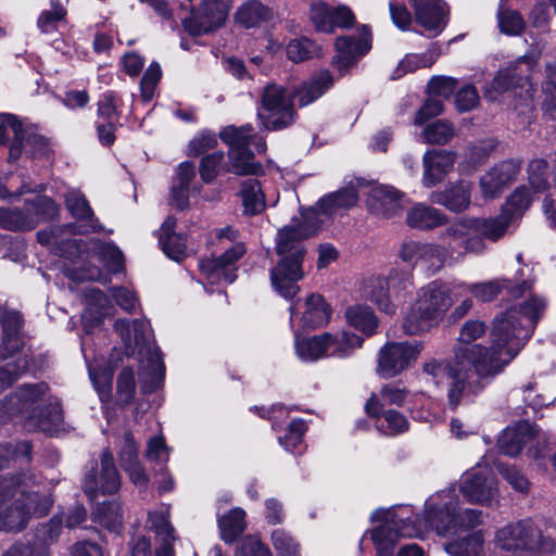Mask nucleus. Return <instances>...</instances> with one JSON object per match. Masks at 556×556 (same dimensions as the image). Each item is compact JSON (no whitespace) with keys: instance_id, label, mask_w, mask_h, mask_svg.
Instances as JSON below:
<instances>
[{"instance_id":"nucleus-1","label":"nucleus","mask_w":556,"mask_h":556,"mask_svg":"<svg viewBox=\"0 0 556 556\" xmlns=\"http://www.w3.org/2000/svg\"><path fill=\"white\" fill-rule=\"evenodd\" d=\"M370 520L381 523L370 531L377 556H392L401 538H424L428 531L443 538H460L445 544L451 556H496L493 543L485 545L482 530L468 532L481 522V511L460 510L454 489L430 495L421 517L415 516L409 505H400L374 510Z\"/></svg>"},{"instance_id":"nucleus-2","label":"nucleus","mask_w":556,"mask_h":556,"mask_svg":"<svg viewBox=\"0 0 556 556\" xmlns=\"http://www.w3.org/2000/svg\"><path fill=\"white\" fill-rule=\"evenodd\" d=\"M547 306L544 298L531 295L496 316L491 330V348L462 349L459 357H470L481 377L501 374L532 336Z\"/></svg>"},{"instance_id":"nucleus-3","label":"nucleus","mask_w":556,"mask_h":556,"mask_svg":"<svg viewBox=\"0 0 556 556\" xmlns=\"http://www.w3.org/2000/svg\"><path fill=\"white\" fill-rule=\"evenodd\" d=\"M485 332V325L480 320L466 321L459 332V345L451 362L429 361L424 365V372L431 376L435 383L447 380V403L456 408L471 401L495 376L481 377L470 357H459L462 349L475 346L471 344Z\"/></svg>"},{"instance_id":"nucleus-4","label":"nucleus","mask_w":556,"mask_h":556,"mask_svg":"<svg viewBox=\"0 0 556 556\" xmlns=\"http://www.w3.org/2000/svg\"><path fill=\"white\" fill-rule=\"evenodd\" d=\"M0 417H22L29 430L49 435L63 429V414L59 400L43 382L24 384L0 402Z\"/></svg>"},{"instance_id":"nucleus-5","label":"nucleus","mask_w":556,"mask_h":556,"mask_svg":"<svg viewBox=\"0 0 556 556\" xmlns=\"http://www.w3.org/2000/svg\"><path fill=\"white\" fill-rule=\"evenodd\" d=\"M31 486L33 477L27 473L0 480V530L21 531L31 515L48 513L50 496L39 498L38 491H29Z\"/></svg>"},{"instance_id":"nucleus-6","label":"nucleus","mask_w":556,"mask_h":556,"mask_svg":"<svg viewBox=\"0 0 556 556\" xmlns=\"http://www.w3.org/2000/svg\"><path fill=\"white\" fill-rule=\"evenodd\" d=\"M114 327L125 344L126 353H138L142 356L139 372L141 388L144 392L154 391L164 380L165 366L160 350L148 345L149 324L143 319H136L131 324L126 319H118Z\"/></svg>"},{"instance_id":"nucleus-7","label":"nucleus","mask_w":556,"mask_h":556,"mask_svg":"<svg viewBox=\"0 0 556 556\" xmlns=\"http://www.w3.org/2000/svg\"><path fill=\"white\" fill-rule=\"evenodd\" d=\"M544 526L542 521L525 519L500 528L493 538L496 556H531L551 549L554 543Z\"/></svg>"},{"instance_id":"nucleus-8","label":"nucleus","mask_w":556,"mask_h":556,"mask_svg":"<svg viewBox=\"0 0 556 556\" xmlns=\"http://www.w3.org/2000/svg\"><path fill=\"white\" fill-rule=\"evenodd\" d=\"M357 201L358 194L353 186L324 197L319 200L317 208L302 214L301 222L293 220L280 230L279 236L281 240L279 243H292L309 239L320 230L321 225L325 223V217L333 215L341 210L351 208Z\"/></svg>"},{"instance_id":"nucleus-9","label":"nucleus","mask_w":556,"mask_h":556,"mask_svg":"<svg viewBox=\"0 0 556 556\" xmlns=\"http://www.w3.org/2000/svg\"><path fill=\"white\" fill-rule=\"evenodd\" d=\"M250 125L242 127L227 126L220 132V139L229 146L226 170L235 175H260L263 167L254 161V154L249 149L254 142L257 152H264L266 144L262 138H254Z\"/></svg>"},{"instance_id":"nucleus-10","label":"nucleus","mask_w":556,"mask_h":556,"mask_svg":"<svg viewBox=\"0 0 556 556\" xmlns=\"http://www.w3.org/2000/svg\"><path fill=\"white\" fill-rule=\"evenodd\" d=\"M0 320L3 328V340L0 349V389L10 386L20 375L30 368L26 355L9 361L23 346L20 336L22 317L17 312H2Z\"/></svg>"},{"instance_id":"nucleus-11","label":"nucleus","mask_w":556,"mask_h":556,"mask_svg":"<svg viewBox=\"0 0 556 556\" xmlns=\"http://www.w3.org/2000/svg\"><path fill=\"white\" fill-rule=\"evenodd\" d=\"M451 306V299L444 287L433 281L422 288L418 299L404 319V330L416 334L428 329Z\"/></svg>"},{"instance_id":"nucleus-12","label":"nucleus","mask_w":556,"mask_h":556,"mask_svg":"<svg viewBox=\"0 0 556 556\" xmlns=\"http://www.w3.org/2000/svg\"><path fill=\"white\" fill-rule=\"evenodd\" d=\"M274 253L268 252L276 262L270 270V280L276 292L285 299H292L300 290L304 271L302 262L305 254L303 245H275Z\"/></svg>"},{"instance_id":"nucleus-13","label":"nucleus","mask_w":556,"mask_h":556,"mask_svg":"<svg viewBox=\"0 0 556 556\" xmlns=\"http://www.w3.org/2000/svg\"><path fill=\"white\" fill-rule=\"evenodd\" d=\"M535 438V448H530L529 454L539 462V466L544 468L541 462L556 447V437L552 433L540 434L532 425L526 421L507 427L497 439V448L502 454L516 456L520 453L523 445Z\"/></svg>"},{"instance_id":"nucleus-14","label":"nucleus","mask_w":556,"mask_h":556,"mask_svg":"<svg viewBox=\"0 0 556 556\" xmlns=\"http://www.w3.org/2000/svg\"><path fill=\"white\" fill-rule=\"evenodd\" d=\"M66 208L72 216L81 224H66L62 226H53L49 230H42L37 233L38 243H62L64 235L72 233H89L101 230V226L96 220L92 210L86 198L78 191H71L65 198Z\"/></svg>"},{"instance_id":"nucleus-15","label":"nucleus","mask_w":556,"mask_h":556,"mask_svg":"<svg viewBox=\"0 0 556 556\" xmlns=\"http://www.w3.org/2000/svg\"><path fill=\"white\" fill-rule=\"evenodd\" d=\"M294 116L293 101L288 90L276 84L265 86L257 108L262 125L268 130H279L290 126Z\"/></svg>"},{"instance_id":"nucleus-16","label":"nucleus","mask_w":556,"mask_h":556,"mask_svg":"<svg viewBox=\"0 0 556 556\" xmlns=\"http://www.w3.org/2000/svg\"><path fill=\"white\" fill-rule=\"evenodd\" d=\"M450 489L462 493L471 504L491 506L498 502L500 492L496 479L488 465L478 464L467 470L459 479L458 485ZM445 490H448L446 488ZM458 497V495H456Z\"/></svg>"},{"instance_id":"nucleus-17","label":"nucleus","mask_w":556,"mask_h":556,"mask_svg":"<svg viewBox=\"0 0 556 556\" xmlns=\"http://www.w3.org/2000/svg\"><path fill=\"white\" fill-rule=\"evenodd\" d=\"M422 344L418 341H389L376 357V374L382 379H392L412 367L418 359Z\"/></svg>"},{"instance_id":"nucleus-18","label":"nucleus","mask_w":556,"mask_h":556,"mask_svg":"<svg viewBox=\"0 0 556 556\" xmlns=\"http://www.w3.org/2000/svg\"><path fill=\"white\" fill-rule=\"evenodd\" d=\"M413 288L408 271L392 270L389 278H372L364 288L365 295L377 304L381 312L393 315L396 312V304L390 299L392 292L400 300L405 292Z\"/></svg>"},{"instance_id":"nucleus-19","label":"nucleus","mask_w":556,"mask_h":556,"mask_svg":"<svg viewBox=\"0 0 556 556\" xmlns=\"http://www.w3.org/2000/svg\"><path fill=\"white\" fill-rule=\"evenodd\" d=\"M121 477L114 466L113 455L104 451L100 465L92 467L85 476L83 489L88 497L93 501L99 494H111L119 490Z\"/></svg>"},{"instance_id":"nucleus-20","label":"nucleus","mask_w":556,"mask_h":556,"mask_svg":"<svg viewBox=\"0 0 556 556\" xmlns=\"http://www.w3.org/2000/svg\"><path fill=\"white\" fill-rule=\"evenodd\" d=\"M230 0H202L199 8L184 22L192 36H200L220 27L228 15Z\"/></svg>"},{"instance_id":"nucleus-21","label":"nucleus","mask_w":556,"mask_h":556,"mask_svg":"<svg viewBox=\"0 0 556 556\" xmlns=\"http://www.w3.org/2000/svg\"><path fill=\"white\" fill-rule=\"evenodd\" d=\"M7 122L14 134L10 155L17 157L23 151L31 156H46L49 153V142L46 137L37 134L31 127H24L14 115H8Z\"/></svg>"},{"instance_id":"nucleus-22","label":"nucleus","mask_w":556,"mask_h":556,"mask_svg":"<svg viewBox=\"0 0 556 556\" xmlns=\"http://www.w3.org/2000/svg\"><path fill=\"white\" fill-rule=\"evenodd\" d=\"M337 54L332 60V65L340 73L348 71L355 64L359 56L366 54L370 49V33L366 26H363L357 37L342 36L336 41Z\"/></svg>"},{"instance_id":"nucleus-23","label":"nucleus","mask_w":556,"mask_h":556,"mask_svg":"<svg viewBox=\"0 0 556 556\" xmlns=\"http://www.w3.org/2000/svg\"><path fill=\"white\" fill-rule=\"evenodd\" d=\"M416 22L430 37L438 36L447 24L448 7L442 0H409Z\"/></svg>"},{"instance_id":"nucleus-24","label":"nucleus","mask_w":556,"mask_h":556,"mask_svg":"<svg viewBox=\"0 0 556 556\" xmlns=\"http://www.w3.org/2000/svg\"><path fill=\"white\" fill-rule=\"evenodd\" d=\"M366 204L371 214L392 218L404 208L405 194L391 186H377L370 189Z\"/></svg>"},{"instance_id":"nucleus-25","label":"nucleus","mask_w":556,"mask_h":556,"mask_svg":"<svg viewBox=\"0 0 556 556\" xmlns=\"http://www.w3.org/2000/svg\"><path fill=\"white\" fill-rule=\"evenodd\" d=\"M329 318L330 308L319 294H312L306 299L300 317L294 313V308L290 307V326L294 332L300 329L321 327L329 321Z\"/></svg>"},{"instance_id":"nucleus-26","label":"nucleus","mask_w":556,"mask_h":556,"mask_svg":"<svg viewBox=\"0 0 556 556\" xmlns=\"http://www.w3.org/2000/svg\"><path fill=\"white\" fill-rule=\"evenodd\" d=\"M169 506L162 505L148 513L147 527L155 533L160 547L155 556H174L175 530L169 522Z\"/></svg>"},{"instance_id":"nucleus-27","label":"nucleus","mask_w":556,"mask_h":556,"mask_svg":"<svg viewBox=\"0 0 556 556\" xmlns=\"http://www.w3.org/2000/svg\"><path fill=\"white\" fill-rule=\"evenodd\" d=\"M520 165L515 161H505L486 172L479 181L482 195L485 199L497 197L503 189L519 174Z\"/></svg>"},{"instance_id":"nucleus-28","label":"nucleus","mask_w":556,"mask_h":556,"mask_svg":"<svg viewBox=\"0 0 556 556\" xmlns=\"http://www.w3.org/2000/svg\"><path fill=\"white\" fill-rule=\"evenodd\" d=\"M456 161V153L447 150H430L424 154L422 184L431 188L443 180L453 169Z\"/></svg>"},{"instance_id":"nucleus-29","label":"nucleus","mask_w":556,"mask_h":556,"mask_svg":"<svg viewBox=\"0 0 556 556\" xmlns=\"http://www.w3.org/2000/svg\"><path fill=\"white\" fill-rule=\"evenodd\" d=\"M244 253V245H231L218 256L202 260L200 262V269L207 276L211 282L223 277L225 281L231 283L235 281L236 275L233 271L228 270L227 266L237 262Z\"/></svg>"},{"instance_id":"nucleus-30","label":"nucleus","mask_w":556,"mask_h":556,"mask_svg":"<svg viewBox=\"0 0 556 556\" xmlns=\"http://www.w3.org/2000/svg\"><path fill=\"white\" fill-rule=\"evenodd\" d=\"M325 333L326 356L339 359L351 357L363 346L364 339L351 331L339 330Z\"/></svg>"},{"instance_id":"nucleus-31","label":"nucleus","mask_w":556,"mask_h":556,"mask_svg":"<svg viewBox=\"0 0 556 556\" xmlns=\"http://www.w3.org/2000/svg\"><path fill=\"white\" fill-rule=\"evenodd\" d=\"M430 199L452 212H463L470 205L471 185L464 180L457 181L443 191L433 192Z\"/></svg>"},{"instance_id":"nucleus-32","label":"nucleus","mask_w":556,"mask_h":556,"mask_svg":"<svg viewBox=\"0 0 556 556\" xmlns=\"http://www.w3.org/2000/svg\"><path fill=\"white\" fill-rule=\"evenodd\" d=\"M444 251L445 245H403L401 257L405 262L420 264L424 268L435 271L445 263L441 258Z\"/></svg>"},{"instance_id":"nucleus-33","label":"nucleus","mask_w":556,"mask_h":556,"mask_svg":"<svg viewBox=\"0 0 556 556\" xmlns=\"http://www.w3.org/2000/svg\"><path fill=\"white\" fill-rule=\"evenodd\" d=\"M85 298L87 307L81 316V320L85 330L91 332L102 321L103 317L111 314L113 306L108 296L98 289H88Z\"/></svg>"},{"instance_id":"nucleus-34","label":"nucleus","mask_w":556,"mask_h":556,"mask_svg":"<svg viewBox=\"0 0 556 556\" xmlns=\"http://www.w3.org/2000/svg\"><path fill=\"white\" fill-rule=\"evenodd\" d=\"M447 220L446 215L439 208L417 203L406 213V224L409 228L418 230H431L444 225Z\"/></svg>"},{"instance_id":"nucleus-35","label":"nucleus","mask_w":556,"mask_h":556,"mask_svg":"<svg viewBox=\"0 0 556 556\" xmlns=\"http://www.w3.org/2000/svg\"><path fill=\"white\" fill-rule=\"evenodd\" d=\"M408 397V391L399 384L387 383L377 394H371L365 404L369 416H378L386 405H403Z\"/></svg>"},{"instance_id":"nucleus-36","label":"nucleus","mask_w":556,"mask_h":556,"mask_svg":"<svg viewBox=\"0 0 556 556\" xmlns=\"http://www.w3.org/2000/svg\"><path fill=\"white\" fill-rule=\"evenodd\" d=\"M532 288V283L523 281L519 286L511 287L506 280H491L481 283H475L468 286L467 289L472 293L475 298L482 302H490L494 300L502 290L507 289L513 296H519L525 294L526 291Z\"/></svg>"},{"instance_id":"nucleus-37","label":"nucleus","mask_w":556,"mask_h":556,"mask_svg":"<svg viewBox=\"0 0 556 556\" xmlns=\"http://www.w3.org/2000/svg\"><path fill=\"white\" fill-rule=\"evenodd\" d=\"M344 315L346 323L364 336L371 337L377 332L379 321L369 306L361 304L349 306Z\"/></svg>"},{"instance_id":"nucleus-38","label":"nucleus","mask_w":556,"mask_h":556,"mask_svg":"<svg viewBox=\"0 0 556 556\" xmlns=\"http://www.w3.org/2000/svg\"><path fill=\"white\" fill-rule=\"evenodd\" d=\"M81 351L85 357V361L88 366L89 377L92 381V384L102 402L109 400L112 391V380H113V369L111 367H101L98 364V359H94V363L88 362V354L86 351V341L81 342Z\"/></svg>"},{"instance_id":"nucleus-39","label":"nucleus","mask_w":556,"mask_h":556,"mask_svg":"<svg viewBox=\"0 0 556 556\" xmlns=\"http://www.w3.org/2000/svg\"><path fill=\"white\" fill-rule=\"evenodd\" d=\"M332 77L327 70H323L312 78L304 83L303 86L296 90L299 104L305 106L324 94V92L332 86Z\"/></svg>"},{"instance_id":"nucleus-40","label":"nucleus","mask_w":556,"mask_h":556,"mask_svg":"<svg viewBox=\"0 0 556 556\" xmlns=\"http://www.w3.org/2000/svg\"><path fill=\"white\" fill-rule=\"evenodd\" d=\"M294 349L298 357L303 362H316L326 356L325 333L313 337H299L294 332Z\"/></svg>"},{"instance_id":"nucleus-41","label":"nucleus","mask_w":556,"mask_h":556,"mask_svg":"<svg viewBox=\"0 0 556 556\" xmlns=\"http://www.w3.org/2000/svg\"><path fill=\"white\" fill-rule=\"evenodd\" d=\"M218 528L220 538L226 543L235 542L247 528L245 511L240 507L230 509L227 514L218 517Z\"/></svg>"},{"instance_id":"nucleus-42","label":"nucleus","mask_w":556,"mask_h":556,"mask_svg":"<svg viewBox=\"0 0 556 556\" xmlns=\"http://www.w3.org/2000/svg\"><path fill=\"white\" fill-rule=\"evenodd\" d=\"M473 236H478L482 239L490 241H497L506 232L513 220L508 216H504V211L494 218H473Z\"/></svg>"},{"instance_id":"nucleus-43","label":"nucleus","mask_w":556,"mask_h":556,"mask_svg":"<svg viewBox=\"0 0 556 556\" xmlns=\"http://www.w3.org/2000/svg\"><path fill=\"white\" fill-rule=\"evenodd\" d=\"M271 17V10L258 0H248L236 12V21L247 28L254 27Z\"/></svg>"},{"instance_id":"nucleus-44","label":"nucleus","mask_w":556,"mask_h":556,"mask_svg":"<svg viewBox=\"0 0 556 556\" xmlns=\"http://www.w3.org/2000/svg\"><path fill=\"white\" fill-rule=\"evenodd\" d=\"M440 54L439 48L432 47L422 54H407L392 74V79L401 78L406 73H412L421 67H430Z\"/></svg>"},{"instance_id":"nucleus-45","label":"nucleus","mask_w":556,"mask_h":556,"mask_svg":"<svg viewBox=\"0 0 556 556\" xmlns=\"http://www.w3.org/2000/svg\"><path fill=\"white\" fill-rule=\"evenodd\" d=\"M93 520L110 531H118L123 525V513L117 501L104 502L93 511Z\"/></svg>"},{"instance_id":"nucleus-46","label":"nucleus","mask_w":556,"mask_h":556,"mask_svg":"<svg viewBox=\"0 0 556 556\" xmlns=\"http://www.w3.org/2000/svg\"><path fill=\"white\" fill-rule=\"evenodd\" d=\"M530 189L529 187L522 186L515 190L502 208L504 216H508L514 222L523 215L534 199Z\"/></svg>"},{"instance_id":"nucleus-47","label":"nucleus","mask_w":556,"mask_h":556,"mask_svg":"<svg viewBox=\"0 0 556 556\" xmlns=\"http://www.w3.org/2000/svg\"><path fill=\"white\" fill-rule=\"evenodd\" d=\"M454 125L446 119H439L428 124L421 132L424 141L430 144L443 146L456 136Z\"/></svg>"},{"instance_id":"nucleus-48","label":"nucleus","mask_w":556,"mask_h":556,"mask_svg":"<svg viewBox=\"0 0 556 556\" xmlns=\"http://www.w3.org/2000/svg\"><path fill=\"white\" fill-rule=\"evenodd\" d=\"M241 197L244 213L255 215L265 208L264 194L256 179H249L242 184Z\"/></svg>"},{"instance_id":"nucleus-49","label":"nucleus","mask_w":556,"mask_h":556,"mask_svg":"<svg viewBox=\"0 0 556 556\" xmlns=\"http://www.w3.org/2000/svg\"><path fill=\"white\" fill-rule=\"evenodd\" d=\"M375 417L377 418V429L387 435H395L408 430L409 422L407 418L397 410H382Z\"/></svg>"},{"instance_id":"nucleus-50","label":"nucleus","mask_w":556,"mask_h":556,"mask_svg":"<svg viewBox=\"0 0 556 556\" xmlns=\"http://www.w3.org/2000/svg\"><path fill=\"white\" fill-rule=\"evenodd\" d=\"M0 226L8 230H29L36 226V219L25 211L0 207Z\"/></svg>"},{"instance_id":"nucleus-51","label":"nucleus","mask_w":556,"mask_h":556,"mask_svg":"<svg viewBox=\"0 0 556 556\" xmlns=\"http://www.w3.org/2000/svg\"><path fill=\"white\" fill-rule=\"evenodd\" d=\"M25 211L36 219L53 218L59 213L58 204L46 195H36L33 199L25 201Z\"/></svg>"},{"instance_id":"nucleus-52","label":"nucleus","mask_w":556,"mask_h":556,"mask_svg":"<svg viewBox=\"0 0 556 556\" xmlns=\"http://www.w3.org/2000/svg\"><path fill=\"white\" fill-rule=\"evenodd\" d=\"M548 164L543 159H535L528 165L529 185L533 193H542L549 188L547 180Z\"/></svg>"},{"instance_id":"nucleus-53","label":"nucleus","mask_w":556,"mask_h":556,"mask_svg":"<svg viewBox=\"0 0 556 556\" xmlns=\"http://www.w3.org/2000/svg\"><path fill=\"white\" fill-rule=\"evenodd\" d=\"M334 7L320 1L311 7L309 17L315 28L319 31L333 33Z\"/></svg>"},{"instance_id":"nucleus-54","label":"nucleus","mask_w":556,"mask_h":556,"mask_svg":"<svg viewBox=\"0 0 556 556\" xmlns=\"http://www.w3.org/2000/svg\"><path fill=\"white\" fill-rule=\"evenodd\" d=\"M498 27L510 36L519 35L525 29V21L519 12L501 7L497 12Z\"/></svg>"},{"instance_id":"nucleus-55","label":"nucleus","mask_w":556,"mask_h":556,"mask_svg":"<svg viewBox=\"0 0 556 556\" xmlns=\"http://www.w3.org/2000/svg\"><path fill=\"white\" fill-rule=\"evenodd\" d=\"M271 544L277 556H301L299 543L283 529L271 532Z\"/></svg>"},{"instance_id":"nucleus-56","label":"nucleus","mask_w":556,"mask_h":556,"mask_svg":"<svg viewBox=\"0 0 556 556\" xmlns=\"http://www.w3.org/2000/svg\"><path fill=\"white\" fill-rule=\"evenodd\" d=\"M306 430L307 426L305 420L292 419L288 425L287 433L283 437H279L278 441L286 451L292 452L301 444Z\"/></svg>"},{"instance_id":"nucleus-57","label":"nucleus","mask_w":556,"mask_h":556,"mask_svg":"<svg viewBox=\"0 0 556 556\" xmlns=\"http://www.w3.org/2000/svg\"><path fill=\"white\" fill-rule=\"evenodd\" d=\"M98 257L109 271L119 273L124 268L123 253L116 245H98Z\"/></svg>"},{"instance_id":"nucleus-58","label":"nucleus","mask_w":556,"mask_h":556,"mask_svg":"<svg viewBox=\"0 0 556 556\" xmlns=\"http://www.w3.org/2000/svg\"><path fill=\"white\" fill-rule=\"evenodd\" d=\"M547 80L543 85L544 99L542 102V109L546 115L552 119L556 118V83L555 72L552 66H546Z\"/></svg>"},{"instance_id":"nucleus-59","label":"nucleus","mask_w":556,"mask_h":556,"mask_svg":"<svg viewBox=\"0 0 556 556\" xmlns=\"http://www.w3.org/2000/svg\"><path fill=\"white\" fill-rule=\"evenodd\" d=\"M170 450L166 445L162 434L155 435L148 441L146 457L153 463H167Z\"/></svg>"},{"instance_id":"nucleus-60","label":"nucleus","mask_w":556,"mask_h":556,"mask_svg":"<svg viewBox=\"0 0 556 556\" xmlns=\"http://www.w3.org/2000/svg\"><path fill=\"white\" fill-rule=\"evenodd\" d=\"M30 451L31 446L26 441L20 442L15 446L12 444L0 445V469L11 459L24 458L29 460Z\"/></svg>"},{"instance_id":"nucleus-61","label":"nucleus","mask_w":556,"mask_h":556,"mask_svg":"<svg viewBox=\"0 0 556 556\" xmlns=\"http://www.w3.org/2000/svg\"><path fill=\"white\" fill-rule=\"evenodd\" d=\"M287 55L293 62H302L309 59L314 52V43L306 39L291 40L287 48Z\"/></svg>"},{"instance_id":"nucleus-62","label":"nucleus","mask_w":556,"mask_h":556,"mask_svg":"<svg viewBox=\"0 0 556 556\" xmlns=\"http://www.w3.org/2000/svg\"><path fill=\"white\" fill-rule=\"evenodd\" d=\"M235 556H273L269 548L257 536H245Z\"/></svg>"},{"instance_id":"nucleus-63","label":"nucleus","mask_w":556,"mask_h":556,"mask_svg":"<svg viewBox=\"0 0 556 556\" xmlns=\"http://www.w3.org/2000/svg\"><path fill=\"white\" fill-rule=\"evenodd\" d=\"M162 72L157 63H152L143 74L140 83L141 96L150 101L154 96L155 86L161 78Z\"/></svg>"},{"instance_id":"nucleus-64","label":"nucleus","mask_w":556,"mask_h":556,"mask_svg":"<svg viewBox=\"0 0 556 556\" xmlns=\"http://www.w3.org/2000/svg\"><path fill=\"white\" fill-rule=\"evenodd\" d=\"M65 11L60 4L52 3L50 10L43 11L38 18V27L49 34L56 29V24L64 17Z\"/></svg>"}]
</instances>
